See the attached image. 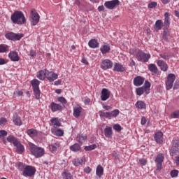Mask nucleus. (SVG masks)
Returning <instances> with one entry per match:
<instances>
[{
  "label": "nucleus",
  "instance_id": "obj_20",
  "mask_svg": "<svg viewBox=\"0 0 179 179\" xmlns=\"http://www.w3.org/2000/svg\"><path fill=\"white\" fill-rule=\"evenodd\" d=\"M47 73H48V71L47 70H41L37 74V78L41 80H44L45 78H47Z\"/></svg>",
  "mask_w": 179,
  "mask_h": 179
},
{
  "label": "nucleus",
  "instance_id": "obj_25",
  "mask_svg": "<svg viewBox=\"0 0 179 179\" xmlns=\"http://www.w3.org/2000/svg\"><path fill=\"white\" fill-rule=\"evenodd\" d=\"M88 45L90 48H97V47H99V42H97L96 39H91L88 42Z\"/></svg>",
  "mask_w": 179,
  "mask_h": 179
},
{
  "label": "nucleus",
  "instance_id": "obj_54",
  "mask_svg": "<svg viewBox=\"0 0 179 179\" xmlns=\"http://www.w3.org/2000/svg\"><path fill=\"white\" fill-rule=\"evenodd\" d=\"M172 118H179V110H176L171 113Z\"/></svg>",
  "mask_w": 179,
  "mask_h": 179
},
{
  "label": "nucleus",
  "instance_id": "obj_18",
  "mask_svg": "<svg viewBox=\"0 0 179 179\" xmlns=\"http://www.w3.org/2000/svg\"><path fill=\"white\" fill-rule=\"evenodd\" d=\"M154 138L157 143H163V133L162 131L157 132Z\"/></svg>",
  "mask_w": 179,
  "mask_h": 179
},
{
  "label": "nucleus",
  "instance_id": "obj_52",
  "mask_svg": "<svg viewBox=\"0 0 179 179\" xmlns=\"http://www.w3.org/2000/svg\"><path fill=\"white\" fill-rule=\"evenodd\" d=\"M8 46L6 45H0V52H6Z\"/></svg>",
  "mask_w": 179,
  "mask_h": 179
},
{
  "label": "nucleus",
  "instance_id": "obj_12",
  "mask_svg": "<svg viewBox=\"0 0 179 179\" xmlns=\"http://www.w3.org/2000/svg\"><path fill=\"white\" fill-rule=\"evenodd\" d=\"M101 68L103 69V71L111 69V68H113V62H111L110 59L103 60L102 62Z\"/></svg>",
  "mask_w": 179,
  "mask_h": 179
},
{
  "label": "nucleus",
  "instance_id": "obj_37",
  "mask_svg": "<svg viewBox=\"0 0 179 179\" xmlns=\"http://www.w3.org/2000/svg\"><path fill=\"white\" fill-rule=\"evenodd\" d=\"M7 141L8 142H10V143H13V145H15L16 143L18 141L17 138L12 135H10L7 137Z\"/></svg>",
  "mask_w": 179,
  "mask_h": 179
},
{
  "label": "nucleus",
  "instance_id": "obj_27",
  "mask_svg": "<svg viewBox=\"0 0 179 179\" xmlns=\"http://www.w3.org/2000/svg\"><path fill=\"white\" fill-rule=\"evenodd\" d=\"M96 174L99 178L101 177L103 174H104V169L103 168V166H101V165H99L96 167Z\"/></svg>",
  "mask_w": 179,
  "mask_h": 179
},
{
  "label": "nucleus",
  "instance_id": "obj_9",
  "mask_svg": "<svg viewBox=\"0 0 179 179\" xmlns=\"http://www.w3.org/2000/svg\"><path fill=\"white\" fill-rule=\"evenodd\" d=\"M36 174V168L27 165L24 171L22 173L24 177H33Z\"/></svg>",
  "mask_w": 179,
  "mask_h": 179
},
{
  "label": "nucleus",
  "instance_id": "obj_46",
  "mask_svg": "<svg viewBox=\"0 0 179 179\" xmlns=\"http://www.w3.org/2000/svg\"><path fill=\"white\" fill-rule=\"evenodd\" d=\"M143 89L146 92V90H150V83L148 80H146L144 83V85L143 86Z\"/></svg>",
  "mask_w": 179,
  "mask_h": 179
},
{
  "label": "nucleus",
  "instance_id": "obj_45",
  "mask_svg": "<svg viewBox=\"0 0 179 179\" xmlns=\"http://www.w3.org/2000/svg\"><path fill=\"white\" fill-rule=\"evenodd\" d=\"M50 151L52 152V153H55L57 152V144H52L49 145Z\"/></svg>",
  "mask_w": 179,
  "mask_h": 179
},
{
  "label": "nucleus",
  "instance_id": "obj_50",
  "mask_svg": "<svg viewBox=\"0 0 179 179\" xmlns=\"http://www.w3.org/2000/svg\"><path fill=\"white\" fill-rule=\"evenodd\" d=\"M120 114V110L118 109H115L113 111L110 113V117H117Z\"/></svg>",
  "mask_w": 179,
  "mask_h": 179
},
{
  "label": "nucleus",
  "instance_id": "obj_4",
  "mask_svg": "<svg viewBox=\"0 0 179 179\" xmlns=\"http://www.w3.org/2000/svg\"><path fill=\"white\" fill-rule=\"evenodd\" d=\"M169 153L172 157L179 156V139H175L173 141Z\"/></svg>",
  "mask_w": 179,
  "mask_h": 179
},
{
  "label": "nucleus",
  "instance_id": "obj_26",
  "mask_svg": "<svg viewBox=\"0 0 179 179\" xmlns=\"http://www.w3.org/2000/svg\"><path fill=\"white\" fill-rule=\"evenodd\" d=\"M27 135H29V136H30V138H34L36 136H37L38 135V132L37 130L34 129H29L27 131Z\"/></svg>",
  "mask_w": 179,
  "mask_h": 179
},
{
  "label": "nucleus",
  "instance_id": "obj_44",
  "mask_svg": "<svg viewBox=\"0 0 179 179\" xmlns=\"http://www.w3.org/2000/svg\"><path fill=\"white\" fill-rule=\"evenodd\" d=\"M169 36H170V32L167 29L164 28V32H163V36H162L163 40H168Z\"/></svg>",
  "mask_w": 179,
  "mask_h": 179
},
{
  "label": "nucleus",
  "instance_id": "obj_56",
  "mask_svg": "<svg viewBox=\"0 0 179 179\" xmlns=\"http://www.w3.org/2000/svg\"><path fill=\"white\" fill-rule=\"evenodd\" d=\"M139 162L141 163V164H142V166H146V164H148V160L144 158L140 159Z\"/></svg>",
  "mask_w": 179,
  "mask_h": 179
},
{
  "label": "nucleus",
  "instance_id": "obj_49",
  "mask_svg": "<svg viewBox=\"0 0 179 179\" xmlns=\"http://www.w3.org/2000/svg\"><path fill=\"white\" fill-rule=\"evenodd\" d=\"M178 176V170L173 169L171 171V177L174 178Z\"/></svg>",
  "mask_w": 179,
  "mask_h": 179
},
{
  "label": "nucleus",
  "instance_id": "obj_34",
  "mask_svg": "<svg viewBox=\"0 0 179 179\" xmlns=\"http://www.w3.org/2000/svg\"><path fill=\"white\" fill-rule=\"evenodd\" d=\"M99 117L101 118H111V115L110 112H103L101 110L99 111Z\"/></svg>",
  "mask_w": 179,
  "mask_h": 179
},
{
  "label": "nucleus",
  "instance_id": "obj_36",
  "mask_svg": "<svg viewBox=\"0 0 179 179\" xmlns=\"http://www.w3.org/2000/svg\"><path fill=\"white\" fill-rule=\"evenodd\" d=\"M77 139H78V142H79V143H83L85 141L87 140V136L86 135H79L78 136H77Z\"/></svg>",
  "mask_w": 179,
  "mask_h": 179
},
{
  "label": "nucleus",
  "instance_id": "obj_14",
  "mask_svg": "<svg viewBox=\"0 0 179 179\" xmlns=\"http://www.w3.org/2000/svg\"><path fill=\"white\" fill-rule=\"evenodd\" d=\"M8 57L10 59L14 62H17V61H20V57H19V55H17V52H10L8 54Z\"/></svg>",
  "mask_w": 179,
  "mask_h": 179
},
{
  "label": "nucleus",
  "instance_id": "obj_31",
  "mask_svg": "<svg viewBox=\"0 0 179 179\" xmlns=\"http://www.w3.org/2000/svg\"><path fill=\"white\" fill-rule=\"evenodd\" d=\"M111 50V48L108 45H103L101 48V52L104 55L107 54V52H110V50Z\"/></svg>",
  "mask_w": 179,
  "mask_h": 179
},
{
  "label": "nucleus",
  "instance_id": "obj_55",
  "mask_svg": "<svg viewBox=\"0 0 179 179\" xmlns=\"http://www.w3.org/2000/svg\"><path fill=\"white\" fill-rule=\"evenodd\" d=\"M8 135V131L6 130H0V138H4Z\"/></svg>",
  "mask_w": 179,
  "mask_h": 179
},
{
  "label": "nucleus",
  "instance_id": "obj_47",
  "mask_svg": "<svg viewBox=\"0 0 179 179\" xmlns=\"http://www.w3.org/2000/svg\"><path fill=\"white\" fill-rule=\"evenodd\" d=\"M113 128L115 131H117V132H121V130L122 129V127L119 124H114Z\"/></svg>",
  "mask_w": 179,
  "mask_h": 179
},
{
  "label": "nucleus",
  "instance_id": "obj_28",
  "mask_svg": "<svg viewBox=\"0 0 179 179\" xmlns=\"http://www.w3.org/2000/svg\"><path fill=\"white\" fill-rule=\"evenodd\" d=\"M80 149L81 148L79 143H75L70 147V150H71V152H80Z\"/></svg>",
  "mask_w": 179,
  "mask_h": 179
},
{
  "label": "nucleus",
  "instance_id": "obj_13",
  "mask_svg": "<svg viewBox=\"0 0 179 179\" xmlns=\"http://www.w3.org/2000/svg\"><path fill=\"white\" fill-rule=\"evenodd\" d=\"M111 92L110 90H107V88H103L101 90V99L102 101H106V100H108L110 99V94Z\"/></svg>",
  "mask_w": 179,
  "mask_h": 179
},
{
  "label": "nucleus",
  "instance_id": "obj_48",
  "mask_svg": "<svg viewBox=\"0 0 179 179\" xmlns=\"http://www.w3.org/2000/svg\"><path fill=\"white\" fill-rule=\"evenodd\" d=\"M55 134L57 136H62L64 135V131L61 129H57L55 130Z\"/></svg>",
  "mask_w": 179,
  "mask_h": 179
},
{
  "label": "nucleus",
  "instance_id": "obj_16",
  "mask_svg": "<svg viewBox=\"0 0 179 179\" xmlns=\"http://www.w3.org/2000/svg\"><path fill=\"white\" fill-rule=\"evenodd\" d=\"M157 64L158 65V66H159V68H161V70H162L164 72H166L167 69H169V66L163 60H158L157 62Z\"/></svg>",
  "mask_w": 179,
  "mask_h": 179
},
{
  "label": "nucleus",
  "instance_id": "obj_1",
  "mask_svg": "<svg viewBox=\"0 0 179 179\" xmlns=\"http://www.w3.org/2000/svg\"><path fill=\"white\" fill-rule=\"evenodd\" d=\"M11 21L15 24H24L26 23V17H24V14L23 12L20 10H16L11 15Z\"/></svg>",
  "mask_w": 179,
  "mask_h": 179
},
{
  "label": "nucleus",
  "instance_id": "obj_6",
  "mask_svg": "<svg viewBox=\"0 0 179 179\" xmlns=\"http://www.w3.org/2000/svg\"><path fill=\"white\" fill-rule=\"evenodd\" d=\"M176 81V75L174 73H169L166 80V90H171L173 88L174 82Z\"/></svg>",
  "mask_w": 179,
  "mask_h": 179
},
{
  "label": "nucleus",
  "instance_id": "obj_58",
  "mask_svg": "<svg viewBox=\"0 0 179 179\" xmlns=\"http://www.w3.org/2000/svg\"><path fill=\"white\" fill-rule=\"evenodd\" d=\"M8 120H6V118H5V117H1V119H0V125H5V124H6V122H7Z\"/></svg>",
  "mask_w": 179,
  "mask_h": 179
},
{
  "label": "nucleus",
  "instance_id": "obj_5",
  "mask_svg": "<svg viewBox=\"0 0 179 179\" xmlns=\"http://www.w3.org/2000/svg\"><path fill=\"white\" fill-rule=\"evenodd\" d=\"M30 22L31 26H36L38 24V22H40V15H38V13H37L34 8L31 10Z\"/></svg>",
  "mask_w": 179,
  "mask_h": 179
},
{
  "label": "nucleus",
  "instance_id": "obj_53",
  "mask_svg": "<svg viewBox=\"0 0 179 179\" xmlns=\"http://www.w3.org/2000/svg\"><path fill=\"white\" fill-rule=\"evenodd\" d=\"M157 6V3L155 1H152L148 4V8H150V9H153V8H156Z\"/></svg>",
  "mask_w": 179,
  "mask_h": 179
},
{
  "label": "nucleus",
  "instance_id": "obj_29",
  "mask_svg": "<svg viewBox=\"0 0 179 179\" xmlns=\"http://www.w3.org/2000/svg\"><path fill=\"white\" fill-rule=\"evenodd\" d=\"M17 170H19V171H24V170H26V167H27V165L24 164L22 162H17Z\"/></svg>",
  "mask_w": 179,
  "mask_h": 179
},
{
  "label": "nucleus",
  "instance_id": "obj_62",
  "mask_svg": "<svg viewBox=\"0 0 179 179\" xmlns=\"http://www.w3.org/2000/svg\"><path fill=\"white\" fill-rule=\"evenodd\" d=\"M15 95L17 96H23V92L22 91H17L16 92L14 93Z\"/></svg>",
  "mask_w": 179,
  "mask_h": 179
},
{
  "label": "nucleus",
  "instance_id": "obj_30",
  "mask_svg": "<svg viewBox=\"0 0 179 179\" xmlns=\"http://www.w3.org/2000/svg\"><path fill=\"white\" fill-rule=\"evenodd\" d=\"M113 70L116 71L117 72H124L125 71V69L124 68V66H122V65L116 63L115 64Z\"/></svg>",
  "mask_w": 179,
  "mask_h": 179
},
{
  "label": "nucleus",
  "instance_id": "obj_51",
  "mask_svg": "<svg viewBox=\"0 0 179 179\" xmlns=\"http://www.w3.org/2000/svg\"><path fill=\"white\" fill-rule=\"evenodd\" d=\"M57 101H59V103H62V104H66L67 103L66 99L63 96L58 97Z\"/></svg>",
  "mask_w": 179,
  "mask_h": 179
},
{
  "label": "nucleus",
  "instance_id": "obj_23",
  "mask_svg": "<svg viewBox=\"0 0 179 179\" xmlns=\"http://www.w3.org/2000/svg\"><path fill=\"white\" fill-rule=\"evenodd\" d=\"M165 20H164V28L166 30H169V27H170V17L169 13H166L164 14Z\"/></svg>",
  "mask_w": 179,
  "mask_h": 179
},
{
  "label": "nucleus",
  "instance_id": "obj_42",
  "mask_svg": "<svg viewBox=\"0 0 179 179\" xmlns=\"http://www.w3.org/2000/svg\"><path fill=\"white\" fill-rule=\"evenodd\" d=\"M55 79H58V74L55 73H52L51 74V76L48 77V80L49 82H54Z\"/></svg>",
  "mask_w": 179,
  "mask_h": 179
},
{
  "label": "nucleus",
  "instance_id": "obj_32",
  "mask_svg": "<svg viewBox=\"0 0 179 179\" xmlns=\"http://www.w3.org/2000/svg\"><path fill=\"white\" fill-rule=\"evenodd\" d=\"M105 136L106 138H111V135H113V128L111 127H106L104 129Z\"/></svg>",
  "mask_w": 179,
  "mask_h": 179
},
{
  "label": "nucleus",
  "instance_id": "obj_24",
  "mask_svg": "<svg viewBox=\"0 0 179 179\" xmlns=\"http://www.w3.org/2000/svg\"><path fill=\"white\" fill-rule=\"evenodd\" d=\"M82 110H83V108H82V107L79 106V107H76L73 108V116L75 117V118H79V117H80V113H82Z\"/></svg>",
  "mask_w": 179,
  "mask_h": 179
},
{
  "label": "nucleus",
  "instance_id": "obj_63",
  "mask_svg": "<svg viewBox=\"0 0 179 179\" xmlns=\"http://www.w3.org/2000/svg\"><path fill=\"white\" fill-rule=\"evenodd\" d=\"M99 12H103L104 10V6H100L98 7Z\"/></svg>",
  "mask_w": 179,
  "mask_h": 179
},
{
  "label": "nucleus",
  "instance_id": "obj_21",
  "mask_svg": "<svg viewBox=\"0 0 179 179\" xmlns=\"http://www.w3.org/2000/svg\"><path fill=\"white\" fill-rule=\"evenodd\" d=\"M14 146L16 148V152H17V153H23V152H24V147L22 145L20 141H18L14 144Z\"/></svg>",
  "mask_w": 179,
  "mask_h": 179
},
{
  "label": "nucleus",
  "instance_id": "obj_33",
  "mask_svg": "<svg viewBox=\"0 0 179 179\" xmlns=\"http://www.w3.org/2000/svg\"><path fill=\"white\" fill-rule=\"evenodd\" d=\"M148 69L149 71H150V72H152V73H157V71H158L157 66L155 64H149Z\"/></svg>",
  "mask_w": 179,
  "mask_h": 179
},
{
  "label": "nucleus",
  "instance_id": "obj_39",
  "mask_svg": "<svg viewBox=\"0 0 179 179\" xmlns=\"http://www.w3.org/2000/svg\"><path fill=\"white\" fill-rule=\"evenodd\" d=\"M62 176L64 179H72L73 178L72 174H71V173H69V171H64L62 173Z\"/></svg>",
  "mask_w": 179,
  "mask_h": 179
},
{
  "label": "nucleus",
  "instance_id": "obj_15",
  "mask_svg": "<svg viewBox=\"0 0 179 179\" xmlns=\"http://www.w3.org/2000/svg\"><path fill=\"white\" fill-rule=\"evenodd\" d=\"M145 82V78L142 76H137L134 79V86H142Z\"/></svg>",
  "mask_w": 179,
  "mask_h": 179
},
{
  "label": "nucleus",
  "instance_id": "obj_22",
  "mask_svg": "<svg viewBox=\"0 0 179 179\" xmlns=\"http://www.w3.org/2000/svg\"><path fill=\"white\" fill-rule=\"evenodd\" d=\"M13 121L14 124L18 127H20L23 123L22 122V120L20 119V117L17 115L16 113L13 115Z\"/></svg>",
  "mask_w": 179,
  "mask_h": 179
},
{
  "label": "nucleus",
  "instance_id": "obj_7",
  "mask_svg": "<svg viewBox=\"0 0 179 179\" xmlns=\"http://www.w3.org/2000/svg\"><path fill=\"white\" fill-rule=\"evenodd\" d=\"M136 58L138 61L143 62H148L149 59H150V54H146L143 52V51H138L136 54Z\"/></svg>",
  "mask_w": 179,
  "mask_h": 179
},
{
  "label": "nucleus",
  "instance_id": "obj_35",
  "mask_svg": "<svg viewBox=\"0 0 179 179\" xmlns=\"http://www.w3.org/2000/svg\"><path fill=\"white\" fill-rule=\"evenodd\" d=\"M159 57H160V58H162L165 61H169V59H170V58H171V55L169 52L161 53V54H159Z\"/></svg>",
  "mask_w": 179,
  "mask_h": 179
},
{
  "label": "nucleus",
  "instance_id": "obj_57",
  "mask_svg": "<svg viewBox=\"0 0 179 179\" xmlns=\"http://www.w3.org/2000/svg\"><path fill=\"white\" fill-rule=\"evenodd\" d=\"M177 89H179V80H176L174 85H173V90H177Z\"/></svg>",
  "mask_w": 179,
  "mask_h": 179
},
{
  "label": "nucleus",
  "instance_id": "obj_8",
  "mask_svg": "<svg viewBox=\"0 0 179 179\" xmlns=\"http://www.w3.org/2000/svg\"><path fill=\"white\" fill-rule=\"evenodd\" d=\"M23 34H15L13 32H9L6 34L5 37L8 40H11L12 41H17L21 38H23Z\"/></svg>",
  "mask_w": 179,
  "mask_h": 179
},
{
  "label": "nucleus",
  "instance_id": "obj_60",
  "mask_svg": "<svg viewBox=\"0 0 179 179\" xmlns=\"http://www.w3.org/2000/svg\"><path fill=\"white\" fill-rule=\"evenodd\" d=\"M8 61L5 59L0 58V65H5V64H7Z\"/></svg>",
  "mask_w": 179,
  "mask_h": 179
},
{
  "label": "nucleus",
  "instance_id": "obj_2",
  "mask_svg": "<svg viewBox=\"0 0 179 179\" xmlns=\"http://www.w3.org/2000/svg\"><path fill=\"white\" fill-rule=\"evenodd\" d=\"M29 148L31 150V153L33 155V156L36 157H43L44 156V148H42L41 147H38L33 143H29Z\"/></svg>",
  "mask_w": 179,
  "mask_h": 179
},
{
  "label": "nucleus",
  "instance_id": "obj_19",
  "mask_svg": "<svg viewBox=\"0 0 179 179\" xmlns=\"http://www.w3.org/2000/svg\"><path fill=\"white\" fill-rule=\"evenodd\" d=\"M50 109L53 113H55V111H60V110H62V106L58 103H55V102H52L50 103Z\"/></svg>",
  "mask_w": 179,
  "mask_h": 179
},
{
  "label": "nucleus",
  "instance_id": "obj_38",
  "mask_svg": "<svg viewBox=\"0 0 179 179\" xmlns=\"http://www.w3.org/2000/svg\"><path fill=\"white\" fill-rule=\"evenodd\" d=\"M136 107L137 108H140V110H143V108H145V107H146V105L145 104V102L142 101H138L136 103Z\"/></svg>",
  "mask_w": 179,
  "mask_h": 179
},
{
  "label": "nucleus",
  "instance_id": "obj_3",
  "mask_svg": "<svg viewBox=\"0 0 179 179\" xmlns=\"http://www.w3.org/2000/svg\"><path fill=\"white\" fill-rule=\"evenodd\" d=\"M31 85L33 87L34 96L36 99V100H39L40 99V94H41V91H40V81L37 79H34L31 81Z\"/></svg>",
  "mask_w": 179,
  "mask_h": 179
},
{
  "label": "nucleus",
  "instance_id": "obj_17",
  "mask_svg": "<svg viewBox=\"0 0 179 179\" xmlns=\"http://www.w3.org/2000/svg\"><path fill=\"white\" fill-rule=\"evenodd\" d=\"M50 122L52 123V126L55 129H57V128H59V127H61L62 124L61 122L58 120V117H52L50 120Z\"/></svg>",
  "mask_w": 179,
  "mask_h": 179
},
{
  "label": "nucleus",
  "instance_id": "obj_43",
  "mask_svg": "<svg viewBox=\"0 0 179 179\" xmlns=\"http://www.w3.org/2000/svg\"><path fill=\"white\" fill-rule=\"evenodd\" d=\"M145 92H146V91L145 90V89L143 87L136 89V93L137 96H142V94H143V93H145Z\"/></svg>",
  "mask_w": 179,
  "mask_h": 179
},
{
  "label": "nucleus",
  "instance_id": "obj_64",
  "mask_svg": "<svg viewBox=\"0 0 179 179\" xmlns=\"http://www.w3.org/2000/svg\"><path fill=\"white\" fill-rule=\"evenodd\" d=\"M176 164H177V166H179V156L176 155Z\"/></svg>",
  "mask_w": 179,
  "mask_h": 179
},
{
  "label": "nucleus",
  "instance_id": "obj_41",
  "mask_svg": "<svg viewBox=\"0 0 179 179\" xmlns=\"http://www.w3.org/2000/svg\"><path fill=\"white\" fill-rule=\"evenodd\" d=\"M96 148L97 145L92 144L90 145L85 146L84 149L85 150H86V152H90V150H94V149H96Z\"/></svg>",
  "mask_w": 179,
  "mask_h": 179
},
{
  "label": "nucleus",
  "instance_id": "obj_61",
  "mask_svg": "<svg viewBox=\"0 0 179 179\" xmlns=\"http://www.w3.org/2000/svg\"><path fill=\"white\" fill-rule=\"evenodd\" d=\"M85 173H86L87 174H89V173H90V171H92V169H90V167L87 166L85 167V169H84Z\"/></svg>",
  "mask_w": 179,
  "mask_h": 179
},
{
  "label": "nucleus",
  "instance_id": "obj_59",
  "mask_svg": "<svg viewBox=\"0 0 179 179\" xmlns=\"http://www.w3.org/2000/svg\"><path fill=\"white\" fill-rule=\"evenodd\" d=\"M36 55H37V53L36 52V51L31 50L29 52V57L34 58V57H36Z\"/></svg>",
  "mask_w": 179,
  "mask_h": 179
},
{
  "label": "nucleus",
  "instance_id": "obj_40",
  "mask_svg": "<svg viewBox=\"0 0 179 179\" xmlns=\"http://www.w3.org/2000/svg\"><path fill=\"white\" fill-rule=\"evenodd\" d=\"M163 22H162V20H158L155 22V27L157 29V30H162V27H163Z\"/></svg>",
  "mask_w": 179,
  "mask_h": 179
},
{
  "label": "nucleus",
  "instance_id": "obj_10",
  "mask_svg": "<svg viewBox=\"0 0 179 179\" xmlns=\"http://www.w3.org/2000/svg\"><path fill=\"white\" fill-rule=\"evenodd\" d=\"M164 160V156L163 155V154H159L157 156L155 162L157 164V170L158 171H160V170H162Z\"/></svg>",
  "mask_w": 179,
  "mask_h": 179
},
{
  "label": "nucleus",
  "instance_id": "obj_11",
  "mask_svg": "<svg viewBox=\"0 0 179 179\" xmlns=\"http://www.w3.org/2000/svg\"><path fill=\"white\" fill-rule=\"evenodd\" d=\"M120 5V0H112L105 2L104 6L107 8V9H114L115 6H118Z\"/></svg>",
  "mask_w": 179,
  "mask_h": 179
}]
</instances>
